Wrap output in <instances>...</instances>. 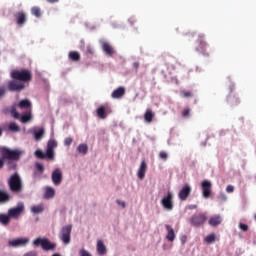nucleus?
<instances>
[{"label": "nucleus", "instance_id": "nucleus-15", "mask_svg": "<svg viewBox=\"0 0 256 256\" xmlns=\"http://www.w3.org/2000/svg\"><path fill=\"white\" fill-rule=\"evenodd\" d=\"M14 17L18 27H23V25L27 23V13H25L24 11L17 12L16 14H14Z\"/></svg>", "mask_w": 256, "mask_h": 256}, {"label": "nucleus", "instance_id": "nucleus-24", "mask_svg": "<svg viewBox=\"0 0 256 256\" xmlns=\"http://www.w3.org/2000/svg\"><path fill=\"white\" fill-rule=\"evenodd\" d=\"M154 117H155V113H153V110L147 109L144 114V120L146 121V123H151Z\"/></svg>", "mask_w": 256, "mask_h": 256}, {"label": "nucleus", "instance_id": "nucleus-56", "mask_svg": "<svg viewBox=\"0 0 256 256\" xmlns=\"http://www.w3.org/2000/svg\"><path fill=\"white\" fill-rule=\"evenodd\" d=\"M3 135V130L0 128V137Z\"/></svg>", "mask_w": 256, "mask_h": 256}, {"label": "nucleus", "instance_id": "nucleus-7", "mask_svg": "<svg viewBox=\"0 0 256 256\" xmlns=\"http://www.w3.org/2000/svg\"><path fill=\"white\" fill-rule=\"evenodd\" d=\"M202 196L204 199H209L213 195V184L209 180L201 182Z\"/></svg>", "mask_w": 256, "mask_h": 256}, {"label": "nucleus", "instance_id": "nucleus-36", "mask_svg": "<svg viewBox=\"0 0 256 256\" xmlns=\"http://www.w3.org/2000/svg\"><path fill=\"white\" fill-rule=\"evenodd\" d=\"M215 239H217V235L215 233H212L208 236L205 237L204 241L208 244L211 245V243H215Z\"/></svg>", "mask_w": 256, "mask_h": 256}, {"label": "nucleus", "instance_id": "nucleus-27", "mask_svg": "<svg viewBox=\"0 0 256 256\" xmlns=\"http://www.w3.org/2000/svg\"><path fill=\"white\" fill-rule=\"evenodd\" d=\"M227 102L232 106L239 105L240 103L239 98L235 94L228 95Z\"/></svg>", "mask_w": 256, "mask_h": 256}, {"label": "nucleus", "instance_id": "nucleus-17", "mask_svg": "<svg viewBox=\"0 0 256 256\" xmlns=\"http://www.w3.org/2000/svg\"><path fill=\"white\" fill-rule=\"evenodd\" d=\"M221 223H223V217H221L219 214L210 216L208 220V225H210V227H219Z\"/></svg>", "mask_w": 256, "mask_h": 256}, {"label": "nucleus", "instance_id": "nucleus-20", "mask_svg": "<svg viewBox=\"0 0 256 256\" xmlns=\"http://www.w3.org/2000/svg\"><path fill=\"white\" fill-rule=\"evenodd\" d=\"M2 113H4V115H8L10 113L14 119H19L21 117L19 112H17V107L15 105L11 106L10 109L5 108L2 110Z\"/></svg>", "mask_w": 256, "mask_h": 256}, {"label": "nucleus", "instance_id": "nucleus-22", "mask_svg": "<svg viewBox=\"0 0 256 256\" xmlns=\"http://www.w3.org/2000/svg\"><path fill=\"white\" fill-rule=\"evenodd\" d=\"M145 173H147V162H145V160H142L137 174L138 178H140L141 180L145 179Z\"/></svg>", "mask_w": 256, "mask_h": 256}, {"label": "nucleus", "instance_id": "nucleus-14", "mask_svg": "<svg viewBox=\"0 0 256 256\" xmlns=\"http://www.w3.org/2000/svg\"><path fill=\"white\" fill-rule=\"evenodd\" d=\"M189 195H191V187L189 186V184H186L179 191L178 197L180 201H187V199L189 198Z\"/></svg>", "mask_w": 256, "mask_h": 256}, {"label": "nucleus", "instance_id": "nucleus-26", "mask_svg": "<svg viewBox=\"0 0 256 256\" xmlns=\"http://www.w3.org/2000/svg\"><path fill=\"white\" fill-rule=\"evenodd\" d=\"M45 211V206L43 204H38L31 207V212L34 213V215H39V213H43Z\"/></svg>", "mask_w": 256, "mask_h": 256}, {"label": "nucleus", "instance_id": "nucleus-51", "mask_svg": "<svg viewBox=\"0 0 256 256\" xmlns=\"http://www.w3.org/2000/svg\"><path fill=\"white\" fill-rule=\"evenodd\" d=\"M219 199H221L222 201H227V196L225 194H221L219 196Z\"/></svg>", "mask_w": 256, "mask_h": 256}, {"label": "nucleus", "instance_id": "nucleus-54", "mask_svg": "<svg viewBox=\"0 0 256 256\" xmlns=\"http://www.w3.org/2000/svg\"><path fill=\"white\" fill-rule=\"evenodd\" d=\"M47 3H58L59 0H46Z\"/></svg>", "mask_w": 256, "mask_h": 256}, {"label": "nucleus", "instance_id": "nucleus-6", "mask_svg": "<svg viewBox=\"0 0 256 256\" xmlns=\"http://www.w3.org/2000/svg\"><path fill=\"white\" fill-rule=\"evenodd\" d=\"M71 231H73V225L69 224L62 227L59 237L65 245L71 243Z\"/></svg>", "mask_w": 256, "mask_h": 256}, {"label": "nucleus", "instance_id": "nucleus-4", "mask_svg": "<svg viewBox=\"0 0 256 256\" xmlns=\"http://www.w3.org/2000/svg\"><path fill=\"white\" fill-rule=\"evenodd\" d=\"M11 77L16 81H23L24 83H29V81L33 79V74L27 69L14 70L11 72Z\"/></svg>", "mask_w": 256, "mask_h": 256}, {"label": "nucleus", "instance_id": "nucleus-53", "mask_svg": "<svg viewBox=\"0 0 256 256\" xmlns=\"http://www.w3.org/2000/svg\"><path fill=\"white\" fill-rule=\"evenodd\" d=\"M5 95V88H0V97Z\"/></svg>", "mask_w": 256, "mask_h": 256}, {"label": "nucleus", "instance_id": "nucleus-2", "mask_svg": "<svg viewBox=\"0 0 256 256\" xmlns=\"http://www.w3.org/2000/svg\"><path fill=\"white\" fill-rule=\"evenodd\" d=\"M8 187L11 193H21L23 191V180H21V176L14 173L8 180Z\"/></svg>", "mask_w": 256, "mask_h": 256}, {"label": "nucleus", "instance_id": "nucleus-45", "mask_svg": "<svg viewBox=\"0 0 256 256\" xmlns=\"http://www.w3.org/2000/svg\"><path fill=\"white\" fill-rule=\"evenodd\" d=\"M235 191V187L233 185H228L226 187V193H233Z\"/></svg>", "mask_w": 256, "mask_h": 256}, {"label": "nucleus", "instance_id": "nucleus-18", "mask_svg": "<svg viewBox=\"0 0 256 256\" xmlns=\"http://www.w3.org/2000/svg\"><path fill=\"white\" fill-rule=\"evenodd\" d=\"M101 47L102 51H104L108 57H113V55H115V50L113 49V46H111V43L107 41H101Z\"/></svg>", "mask_w": 256, "mask_h": 256}, {"label": "nucleus", "instance_id": "nucleus-40", "mask_svg": "<svg viewBox=\"0 0 256 256\" xmlns=\"http://www.w3.org/2000/svg\"><path fill=\"white\" fill-rule=\"evenodd\" d=\"M35 167L39 173H43V171H45V167L41 163H36Z\"/></svg>", "mask_w": 256, "mask_h": 256}, {"label": "nucleus", "instance_id": "nucleus-49", "mask_svg": "<svg viewBox=\"0 0 256 256\" xmlns=\"http://www.w3.org/2000/svg\"><path fill=\"white\" fill-rule=\"evenodd\" d=\"M23 256H37V252L29 251V252H26Z\"/></svg>", "mask_w": 256, "mask_h": 256}, {"label": "nucleus", "instance_id": "nucleus-32", "mask_svg": "<svg viewBox=\"0 0 256 256\" xmlns=\"http://www.w3.org/2000/svg\"><path fill=\"white\" fill-rule=\"evenodd\" d=\"M77 151L78 153H80L81 155H87V152L89 151V146H87V144H80L77 147Z\"/></svg>", "mask_w": 256, "mask_h": 256}, {"label": "nucleus", "instance_id": "nucleus-29", "mask_svg": "<svg viewBox=\"0 0 256 256\" xmlns=\"http://www.w3.org/2000/svg\"><path fill=\"white\" fill-rule=\"evenodd\" d=\"M45 137V129L40 128L39 130L34 131V139L35 141H41Z\"/></svg>", "mask_w": 256, "mask_h": 256}, {"label": "nucleus", "instance_id": "nucleus-35", "mask_svg": "<svg viewBox=\"0 0 256 256\" xmlns=\"http://www.w3.org/2000/svg\"><path fill=\"white\" fill-rule=\"evenodd\" d=\"M9 131H12L13 133H18V131H21V128L17 123L11 122L8 126Z\"/></svg>", "mask_w": 256, "mask_h": 256}, {"label": "nucleus", "instance_id": "nucleus-5", "mask_svg": "<svg viewBox=\"0 0 256 256\" xmlns=\"http://www.w3.org/2000/svg\"><path fill=\"white\" fill-rule=\"evenodd\" d=\"M34 247H42L43 251H54L57 247L55 243H52L47 238H36L33 241Z\"/></svg>", "mask_w": 256, "mask_h": 256}, {"label": "nucleus", "instance_id": "nucleus-42", "mask_svg": "<svg viewBox=\"0 0 256 256\" xmlns=\"http://www.w3.org/2000/svg\"><path fill=\"white\" fill-rule=\"evenodd\" d=\"M159 157H160V159H162L163 161H167L168 154H167V152H165V151H161V152L159 153Z\"/></svg>", "mask_w": 256, "mask_h": 256}, {"label": "nucleus", "instance_id": "nucleus-28", "mask_svg": "<svg viewBox=\"0 0 256 256\" xmlns=\"http://www.w3.org/2000/svg\"><path fill=\"white\" fill-rule=\"evenodd\" d=\"M199 49L200 51H202V53H204L205 49H207L208 45L207 42L205 41V35H200L199 36Z\"/></svg>", "mask_w": 256, "mask_h": 256}, {"label": "nucleus", "instance_id": "nucleus-44", "mask_svg": "<svg viewBox=\"0 0 256 256\" xmlns=\"http://www.w3.org/2000/svg\"><path fill=\"white\" fill-rule=\"evenodd\" d=\"M73 143V139L71 137H67L64 140V145H66L67 147H69V145H71Z\"/></svg>", "mask_w": 256, "mask_h": 256}, {"label": "nucleus", "instance_id": "nucleus-55", "mask_svg": "<svg viewBox=\"0 0 256 256\" xmlns=\"http://www.w3.org/2000/svg\"><path fill=\"white\" fill-rule=\"evenodd\" d=\"M190 209H197V205L190 206Z\"/></svg>", "mask_w": 256, "mask_h": 256}, {"label": "nucleus", "instance_id": "nucleus-3", "mask_svg": "<svg viewBox=\"0 0 256 256\" xmlns=\"http://www.w3.org/2000/svg\"><path fill=\"white\" fill-rule=\"evenodd\" d=\"M0 154L6 161H19L23 152L17 149L11 150V148L2 147Z\"/></svg>", "mask_w": 256, "mask_h": 256}, {"label": "nucleus", "instance_id": "nucleus-43", "mask_svg": "<svg viewBox=\"0 0 256 256\" xmlns=\"http://www.w3.org/2000/svg\"><path fill=\"white\" fill-rule=\"evenodd\" d=\"M95 53V50L91 46L86 47V55H93Z\"/></svg>", "mask_w": 256, "mask_h": 256}, {"label": "nucleus", "instance_id": "nucleus-34", "mask_svg": "<svg viewBox=\"0 0 256 256\" xmlns=\"http://www.w3.org/2000/svg\"><path fill=\"white\" fill-rule=\"evenodd\" d=\"M18 107L20 109H29V107H31V101H29V100H21L18 103Z\"/></svg>", "mask_w": 256, "mask_h": 256}, {"label": "nucleus", "instance_id": "nucleus-33", "mask_svg": "<svg viewBox=\"0 0 256 256\" xmlns=\"http://www.w3.org/2000/svg\"><path fill=\"white\" fill-rule=\"evenodd\" d=\"M10 221L11 216L7 214H0V223H2V225H9Z\"/></svg>", "mask_w": 256, "mask_h": 256}, {"label": "nucleus", "instance_id": "nucleus-12", "mask_svg": "<svg viewBox=\"0 0 256 256\" xmlns=\"http://www.w3.org/2000/svg\"><path fill=\"white\" fill-rule=\"evenodd\" d=\"M8 89L9 91H23L25 89V83L14 79L8 83Z\"/></svg>", "mask_w": 256, "mask_h": 256}, {"label": "nucleus", "instance_id": "nucleus-30", "mask_svg": "<svg viewBox=\"0 0 256 256\" xmlns=\"http://www.w3.org/2000/svg\"><path fill=\"white\" fill-rule=\"evenodd\" d=\"M97 251L100 255H105L107 253V248L105 247V244L101 240L97 241Z\"/></svg>", "mask_w": 256, "mask_h": 256}, {"label": "nucleus", "instance_id": "nucleus-25", "mask_svg": "<svg viewBox=\"0 0 256 256\" xmlns=\"http://www.w3.org/2000/svg\"><path fill=\"white\" fill-rule=\"evenodd\" d=\"M55 197V189L53 187H46L45 193H44V199H53Z\"/></svg>", "mask_w": 256, "mask_h": 256}, {"label": "nucleus", "instance_id": "nucleus-16", "mask_svg": "<svg viewBox=\"0 0 256 256\" xmlns=\"http://www.w3.org/2000/svg\"><path fill=\"white\" fill-rule=\"evenodd\" d=\"M29 243L28 238H18L8 242L9 247H25Z\"/></svg>", "mask_w": 256, "mask_h": 256}, {"label": "nucleus", "instance_id": "nucleus-38", "mask_svg": "<svg viewBox=\"0 0 256 256\" xmlns=\"http://www.w3.org/2000/svg\"><path fill=\"white\" fill-rule=\"evenodd\" d=\"M31 119V114H24L21 116V123H29V120Z\"/></svg>", "mask_w": 256, "mask_h": 256}, {"label": "nucleus", "instance_id": "nucleus-1", "mask_svg": "<svg viewBox=\"0 0 256 256\" xmlns=\"http://www.w3.org/2000/svg\"><path fill=\"white\" fill-rule=\"evenodd\" d=\"M57 147V141L50 140L47 144L46 153L41 150L35 151V156L38 159H47V161H55V148Z\"/></svg>", "mask_w": 256, "mask_h": 256}, {"label": "nucleus", "instance_id": "nucleus-10", "mask_svg": "<svg viewBox=\"0 0 256 256\" xmlns=\"http://www.w3.org/2000/svg\"><path fill=\"white\" fill-rule=\"evenodd\" d=\"M23 211H25V205L23 203H18L16 207L10 208L8 210V215L9 217L17 219Z\"/></svg>", "mask_w": 256, "mask_h": 256}, {"label": "nucleus", "instance_id": "nucleus-39", "mask_svg": "<svg viewBox=\"0 0 256 256\" xmlns=\"http://www.w3.org/2000/svg\"><path fill=\"white\" fill-rule=\"evenodd\" d=\"M191 115V108H186L182 111V117H184V119L189 118Z\"/></svg>", "mask_w": 256, "mask_h": 256}, {"label": "nucleus", "instance_id": "nucleus-47", "mask_svg": "<svg viewBox=\"0 0 256 256\" xmlns=\"http://www.w3.org/2000/svg\"><path fill=\"white\" fill-rule=\"evenodd\" d=\"M5 161H6L5 157L2 156L0 158V169H3V167H5Z\"/></svg>", "mask_w": 256, "mask_h": 256}, {"label": "nucleus", "instance_id": "nucleus-41", "mask_svg": "<svg viewBox=\"0 0 256 256\" xmlns=\"http://www.w3.org/2000/svg\"><path fill=\"white\" fill-rule=\"evenodd\" d=\"M239 229H241V231L247 232V231H249V226L247 224L240 223Z\"/></svg>", "mask_w": 256, "mask_h": 256}, {"label": "nucleus", "instance_id": "nucleus-8", "mask_svg": "<svg viewBox=\"0 0 256 256\" xmlns=\"http://www.w3.org/2000/svg\"><path fill=\"white\" fill-rule=\"evenodd\" d=\"M205 221H207L206 213L194 214L190 219V223L193 227H201V225L205 224Z\"/></svg>", "mask_w": 256, "mask_h": 256}, {"label": "nucleus", "instance_id": "nucleus-37", "mask_svg": "<svg viewBox=\"0 0 256 256\" xmlns=\"http://www.w3.org/2000/svg\"><path fill=\"white\" fill-rule=\"evenodd\" d=\"M31 15H34V17H37L39 19V17H41V8L34 6L31 8Z\"/></svg>", "mask_w": 256, "mask_h": 256}, {"label": "nucleus", "instance_id": "nucleus-19", "mask_svg": "<svg viewBox=\"0 0 256 256\" xmlns=\"http://www.w3.org/2000/svg\"><path fill=\"white\" fill-rule=\"evenodd\" d=\"M11 201V194L5 189H0V205H5Z\"/></svg>", "mask_w": 256, "mask_h": 256}, {"label": "nucleus", "instance_id": "nucleus-11", "mask_svg": "<svg viewBox=\"0 0 256 256\" xmlns=\"http://www.w3.org/2000/svg\"><path fill=\"white\" fill-rule=\"evenodd\" d=\"M109 113H111L109 104L101 105L96 110V114L99 119H107V115H109Z\"/></svg>", "mask_w": 256, "mask_h": 256}, {"label": "nucleus", "instance_id": "nucleus-31", "mask_svg": "<svg viewBox=\"0 0 256 256\" xmlns=\"http://www.w3.org/2000/svg\"><path fill=\"white\" fill-rule=\"evenodd\" d=\"M69 59L71 61H81V54H79L77 51H71L69 53Z\"/></svg>", "mask_w": 256, "mask_h": 256}, {"label": "nucleus", "instance_id": "nucleus-52", "mask_svg": "<svg viewBox=\"0 0 256 256\" xmlns=\"http://www.w3.org/2000/svg\"><path fill=\"white\" fill-rule=\"evenodd\" d=\"M139 62H134L133 63V67H134V69L137 71V69H139Z\"/></svg>", "mask_w": 256, "mask_h": 256}, {"label": "nucleus", "instance_id": "nucleus-50", "mask_svg": "<svg viewBox=\"0 0 256 256\" xmlns=\"http://www.w3.org/2000/svg\"><path fill=\"white\" fill-rule=\"evenodd\" d=\"M180 241H181L182 245H185V243H187V236L186 235L181 236Z\"/></svg>", "mask_w": 256, "mask_h": 256}, {"label": "nucleus", "instance_id": "nucleus-57", "mask_svg": "<svg viewBox=\"0 0 256 256\" xmlns=\"http://www.w3.org/2000/svg\"><path fill=\"white\" fill-rule=\"evenodd\" d=\"M170 67H171L172 69H175V66H173V65H171Z\"/></svg>", "mask_w": 256, "mask_h": 256}, {"label": "nucleus", "instance_id": "nucleus-13", "mask_svg": "<svg viewBox=\"0 0 256 256\" xmlns=\"http://www.w3.org/2000/svg\"><path fill=\"white\" fill-rule=\"evenodd\" d=\"M52 182L55 185H61V182L63 181V172L61 171L60 168H56L53 172H52V176H51Z\"/></svg>", "mask_w": 256, "mask_h": 256}, {"label": "nucleus", "instance_id": "nucleus-21", "mask_svg": "<svg viewBox=\"0 0 256 256\" xmlns=\"http://www.w3.org/2000/svg\"><path fill=\"white\" fill-rule=\"evenodd\" d=\"M124 95H125V87L120 86L112 92L111 97L112 99H121Z\"/></svg>", "mask_w": 256, "mask_h": 256}, {"label": "nucleus", "instance_id": "nucleus-48", "mask_svg": "<svg viewBox=\"0 0 256 256\" xmlns=\"http://www.w3.org/2000/svg\"><path fill=\"white\" fill-rule=\"evenodd\" d=\"M116 203H117V205H120V207H122V209H125L126 204H125V202H124V201L116 200Z\"/></svg>", "mask_w": 256, "mask_h": 256}, {"label": "nucleus", "instance_id": "nucleus-46", "mask_svg": "<svg viewBox=\"0 0 256 256\" xmlns=\"http://www.w3.org/2000/svg\"><path fill=\"white\" fill-rule=\"evenodd\" d=\"M182 95L183 97H186V98L193 97V94L189 91H183Z\"/></svg>", "mask_w": 256, "mask_h": 256}, {"label": "nucleus", "instance_id": "nucleus-9", "mask_svg": "<svg viewBox=\"0 0 256 256\" xmlns=\"http://www.w3.org/2000/svg\"><path fill=\"white\" fill-rule=\"evenodd\" d=\"M161 205L166 211H173V193L168 192L161 200Z\"/></svg>", "mask_w": 256, "mask_h": 256}, {"label": "nucleus", "instance_id": "nucleus-23", "mask_svg": "<svg viewBox=\"0 0 256 256\" xmlns=\"http://www.w3.org/2000/svg\"><path fill=\"white\" fill-rule=\"evenodd\" d=\"M165 228L168 231V233L166 235L167 241H170V243H173V241H175V237H176L175 230L171 226H169V224H166Z\"/></svg>", "mask_w": 256, "mask_h": 256}]
</instances>
